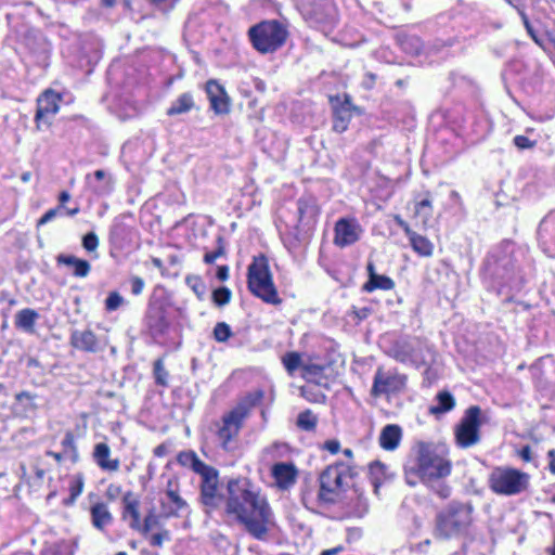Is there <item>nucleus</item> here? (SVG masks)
<instances>
[{"label": "nucleus", "instance_id": "f8f14e48", "mask_svg": "<svg viewBox=\"0 0 555 555\" xmlns=\"http://www.w3.org/2000/svg\"><path fill=\"white\" fill-rule=\"evenodd\" d=\"M61 95L55 91L46 90L37 100V111L35 115V122L38 130L41 125L49 127L52 124V117L55 116L60 109Z\"/></svg>", "mask_w": 555, "mask_h": 555}, {"label": "nucleus", "instance_id": "e2e57ef3", "mask_svg": "<svg viewBox=\"0 0 555 555\" xmlns=\"http://www.w3.org/2000/svg\"><path fill=\"white\" fill-rule=\"evenodd\" d=\"M340 443L337 440H328L325 442V449L335 454L339 451Z\"/></svg>", "mask_w": 555, "mask_h": 555}, {"label": "nucleus", "instance_id": "a878e982", "mask_svg": "<svg viewBox=\"0 0 555 555\" xmlns=\"http://www.w3.org/2000/svg\"><path fill=\"white\" fill-rule=\"evenodd\" d=\"M39 314L36 310L25 308L20 310L15 315V326L26 333L33 334L35 332V324Z\"/></svg>", "mask_w": 555, "mask_h": 555}, {"label": "nucleus", "instance_id": "f3484780", "mask_svg": "<svg viewBox=\"0 0 555 555\" xmlns=\"http://www.w3.org/2000/svg\"><path fill=\"white\" fill-rule=\"evenodd\" d=\"M206 92L210 107L216 114H227L229 112V98L221 85L215 80H209L206 83Z\"/></svg>", "mask_w": 555, "mask_h": 555}, {"label": "nucleus", "instance_id": "bb28decb", "mask_svg": "<svg viewBox=\"0 0 555 555\" xmlns=\"http://www.w3.org/2000/svg\"><path fill=\"white\" fill-rule=\"evenodd\" d=\"M57 262L74 269L73 274L77 278H86L90 272V263L87 260L79 259L70 255H60Z\"/></svg>", "mask_w": 555, "mask_h": 555}, {"label": "nucleus", "instance_id": "2eb2a0df", "mask_svg": "<svg viewBox=\"0 0 555 555\" xmlns=\"http://www.w3.org/2000/svg\"><path fill=\"white\" fill-rule=\"evenodd\" d=\"M245 417L237 411L232 409L229 413L222 417V425L218 429V438L221 442V447L224 450L230 449V443L235 439L243 426Z\"/></svg>", "mask_w": 555, "mask_h": 555}, {"label": "nucleus", "instance_id": "8fccbe9b", "mask_svg": "<svg viewBox=\"0 0 555 555\" xmlns=\"http://www.w3.org/2000/svg\"><path fill=\"white\" fill-rule=\"evenodd\" d=\"M169 539V531L167 529H162L159 532H156L150 537V543L154 547H162L164 541H168Z\"/></svg>", "mask_w": 555, "mask_h": 555}, {"label": "nucleus", "instance_id": "49530a36", "mask_svg": "<svg viewBox=\"0 0 555 555\" xmlns=\"http://www.w3.org/2000/svg\"><path fill=\"white\" fill-rule=\"evenodd\" d=\"M212 300L219 307L229 304L231 300V291L228 287H219L215 289L212 293Z\"/></svg>", "mask_w": 555, "mask_h": 555}, {"label": "nucleus", "instance_id": "69168bd1", "mask_svg": "<svg viewBox=\"0 0 555 555\" xmlns=\"http://www.w3.org/2000/svg\"><path fill=\"white\" fill-rule=\"evenodd\" d=\"M46 454L48 456L53 457L57 463H61L65 457H67L64 452H53V451H47Z\"/></svg>", "mask_w": 555, "mask_h": 555}, {"label": "nucleus", "instance_id": "4468645a", "mask_svg": "<svg viewBox=\"0 0 555 555\" xmlns=\"http://www.w3.org/2000/svg\"><path fill=\"white\" fill-rule=\"evenodd\" d=\"M334 243L338 247H347L358 242L363 229L356 219L341 218L335 223Z\"/></svg>", "mask_w": 555, "mask_h": 555}, {"label": "nucleus", "instance_id": "6e6552de", "mask_svg": "<svg viewBox=\"0 0 555 555\" xmlns=\"http://www.w3.org/2000/svg\"><path fill=\"white\" fill-rule=\"evenodd\" d=\"M480 416L481 409L478 405H472L465 411L464 416L455 428V441L460 448L467 449L479 442Z\"/></svg>", "mask_w": 555, "mask_h": 555}, {"label": "nucleus", "instance_id": "5fc2aeb1", "mask_svg": "<svg viewBox=\"0 0 555 555\" xmlns=\"http://www.w3.org/2000/svg\"><path fill=\"white\" fill-rule=\"evenodd\" d=\"M405 51L417 54L422 48L421 41L417 38H409L402 42Z\"/></svg>", "mask_w": 555, "mask_h": 555}, {"label": "nucleus", "instance_id": "7c9ffc66", "mask_svg": "<svg viewBox=\"0 0 555 555\" xmlns=\"http://www.w3.org/2000/svg\"><path fill=\"white\" fill-rule=\"evenodd\" d=\"M413 250L422 257H430L434 253V244L425 236L414 232L409 236Z\"/></svg>", "mask_w": 555, "mask_h": 555}, {"label": "nucleus", "instance_id": "6ab92c4d", "mask_svg": "<svg viewBox=\"0 0 555 555\" xmlns=\"http://www.w3.org/2000/svg\"><path fill=\"white\" fill-rule=\"evenodd\" d=\"M70 344L74 348L87 352H96L100 350L98 338L90 330L74 331L70 336Z\"/></svg>", "mask_w": 555, "mask_h": 555}, {"label": "nucleus", "instance_id": "b1692460", "mask_svg": "<svg viewBox=\"0 0 555 555\" xmlns=\"http://www.w3.org/2000/svg\"><path fill=\"white\" fill-rule=\"evenodd\" d=\"M90 513L92 525L99 530H103L113 521V516L105 503L99 502L93 504Z\"/></svg>", "mask_w": 555, "mask_h": 555}, {"label": "nucleus", "instance_id": "37998d69", "mask_svg": "<svg viewBox=\"0 0 555 555\" xmlns=\"http://www.w3.org/2000/svg\"><path fill=\"white\" fill-rule=\"evenodd\" d=\"M443 478H437L436 480L423 481L441 499H447L451 495V488L442 481Z\"/></svg>", "mask_w": 555, "mask_h": 555}, {"label": "nucleus", "instance_id": "338daca9", "mask_svg": "<svg viewBox=\"0 0 555 555\" xmlns=\"http://www.w3.org/2000/svg\"><path fill=\"white\" fill-rule=\"evenodd\" d=\"M370 313H371L370 308H361L359 310H354V314L357 315V318L359 320H363V319L367 318Z\"/></svg>", "mask_w": 555, "mask_h": 555}, {"label": "nucleus", "instance_id": "864d4df0", "mask_svg": "<svg viewBox=\"0 0 555 555\" xmlns=\"http://www.w3.org/2000/svg\"><path fill=\"white\" fill-rule=\"evenodd\" d=\"M82 489H83V480L82 478H77L75 481L72 482L70 485V498H69V502H75L76 499L81 494L82 492Z\"/></svg>", "mask_w": 555, "mask_h": 555}, {"label": "nucleus", "instance_id": "39448f33", "mask_svg": "<svg viewBox=\"0 0 555 555\" xmlns=\"http://www.w3.org/2000/svg\"><path fill=\"white\" fill-rule=\"evenodd\" d=\"M248 289L267 304L281 302L270 272L268 259L264 256L255 257L248 266Z\"/></svg>", "mask_w": 555, "mask_h": 555}, {"label": "nucleus", "instance_id": "72a5a7b5", "mask_svg": "<svg viewBox=\"0 0 555 555\" xmlns=\"http://www.w3.org/2000/svg\"><path fill=\"white\" fill-rule=\"evenodd\" d=\"M351 119V112L347 107H338L334 111L333 130L341 133L348 128Z\"/></svg>", "mask_w": 555, "mask_h": 555}, {"label": "nucleus", "instance_id": "c9c22d12", "mask_svg": "<svg viewBox=\"0 0 555 555\" xmlns=\"http://www.w3.org/2000/svg\"><path fill=\"white\" fill-rule=\"evenodd\" d=\"M162 514L157 515L155 509L152 508L147 512L143 522L140 521V527L135 528L141 534L146 535L152 529L160 527Z\"/></svg>", "mask_w": 555, "mask_h": 555}, {"label": "nucleus", "instance_id": "f03ea898", "mask_svg": "<svg viewBox=\"0 0 555 555\" xmlns=\"http://www.w3.org/2000/svg\"><path fill=\"white\" fill-rule=\"evenodd\" d=\"M473 511L470 504L451 502L436 514L434 538L448 541L465 534L473 522Z\"/></svg>", "mask_w": 555, "mask_h": 555}, {"label": "nucleus", "instance_id": "f704fd0d", "mask_svg": "<svg viewBox=\"0 0 555 555\" xmlns=\"http://www.w3.org/2000/svg\"><path fill=\"white\" fill-rule=\"evenodd\" d=\"M415 216L421 218L422 223L426 225L433 216V206L430 195L427 192L426 197L415 204Z\"/></svg>", "mask_w": 555, "mask_h": 555}, {"label": "nucleus", "instance_id": "a211bd4d", "mask_svg": "<svg viewBox=\"0 0 555 555\" xmlns=\"http://www.w3.org/2000/svg\"><path fill=\"white\" fill-rule=\"evenodd\" d=\"M272 476L281 489H288L297 479V468L293 463H276L272 467Z\"/></svg>", "mask_w": 555, "mask_h": 555}, {"label": "nucleus", "instance_id": "393cba45", "mask_svg": "<svg viewBox=\"0 0 555 555\" xmlns=\"http://www.w3.org/2000/svg\"><path fill=\"white\" fill-rule=\"evenodd\" d=\"M178 462L183 466H189L197 475H203L212 466L204 463L194 451L180 452L178 455Z\"/></svg>", "mask_w": 555, "mask_h": 555}, {"label": "nucleus", "instance_id": "de8ad7c7", "mask_svg": "<svg viewBox=\"0 0 555 555\" xmlns=\"http://www.w3.org/2000/svg\"><path fill=\"white\" fill-rule=\"evenodd\" d=\"M154 376L155 380L158 385L166 386L167 385V376L168 373L165 370L163 360L158 359L154 363Z\"/></svg>", "mask_w": 555, "mask_h": 555}, {"label": "nucleus", "instance_id": "aec40b11", "mask_svg": "<svg viewBox=\"0 0 555 555\" xmlns=\"http://www.w3.org/2000/svg\"><path fill=\"white\" fill-rule=\"evenodd\" d=\"M111 449L104 442L96 443L93 450V460L96 465L106 472H117L120 466L118 459H109Z\"/></svg>", "mask_w": 555, "mask_h": 555}, {"label": "nucleus", "instance_id": "f257e3e1", "mask_svg": "<svg viewBox=\"0 0 555 555\" xmlns=\"http://www.w3.org/2000/svg\"><path fill=\"white\" fill-rule=\"evenodd\" d=\"M224 513L256 540H266L274 526V515L267 498L247 478L228 481Z\"/></svg>", "mask_w": 555, "mask_h": 555}, {"label": "nucleus", "instance_id": "2f4dec72", "mask_svg": "<svg viewBox=\"0 0 555 555\" xmlns=\"http://www.w3.org/2000/svg\"><path fill=\"white\" fill-rule=\"evenodd\" d=\"M194 106L193 96L191 93L185 92L177 98L176 101L172 102L171 106L168 108L167 114L180 115L190 112Z\"/></svg>", "mask_w": 555, "mask_h": 555}, {"label": "nucleus", "instance_id": "dca6fc26", "mask_svg": "<svg viewBox=\"0 0 555 555\" xmlns=\"http://www.w3.org/2000/svg\"><path fill=\"white\" fill-rule=\"evenodd\" d=\"M124 219V216L116 217L108 233L111 245L118 250L129 247L132 242V229L125 223Z\"/></svg>", "mask_w": 555, "mask_h": 555}, {"label": "nucleus", "instance_id": "6e6d98bb", "mask_svg": "<svg viewBox=\"0 0 555 555\" xmlns=\"http://www.w3.org/2000/svg\"><path fill=\"white\" fill-rule=\"evenodd\" d=\"M130 284H131V293L135 296L140 295L143 292L144 285H145L143 279H141L139 276L131 278Z\"/></svg>", "mask_w": 555, "mask_h": 555}, {"label": "nucleus", "instance_id": "c03bdc74", "mask_svg": "<svg viewBox=\"0 0 555 555\" xmlns=\"http://www.w3.org/2000/svg\"><path fill=\"white\" fill-rule=\"evenodd\" d=\"M225 254V245L224 240L221 235L217 237V248L214 251L206 253L204 255V261L207 264H211L218 259L219 257L223 256Z\"/></svg>", "mask_w": 555, "mask_h": 555}, {"label": "nucleus", "instance_id": "774afa93", "mask_svg": "<svg viewBox=\"0 0 555 555\" xmlns=\"http://www.w3.org/2000/svg\"><path fill=\"white\" fill-rule=\"evenodd\" d=\"M547 456L551 459L550 461V472L555 475V450L552 449L547 452Z\"/></svg>", "mask_w": 555, "mask_h": 555}, {"label": "nucleus", "instance_id": "423d86ee", "mask_svg": "<svg viewBox=\"0 0 555 555\" xmlns=\"http://www.w3.org/2000/svg\"><path fill=\"white\" fill-rule=\"evenodd\" d=\"M352 475V468L344 463L327 466L319 477V500L325 503L335 502V496L343 489L345 479L351 478Z\"/></svg>", "mask_w": 555, "mask_h": 555}, {"label": "nucleus", "instance_id": "9d476101", "mask_svg": "<svg viewBox=\"0 0 555 555\" xmlns=\"http://www.w3.org/2000/svg\"><path fill=\"white\" fill-rule=\"evenodd\" d=\"M406 376L396 370L385 371L378 367L374 375L371 393L374 397L389 396L403 390Z\"/></svg>", "mask_w": 555, "mask_h": 555}, {"label": "nucleus", "instance_id": "473e14b6", "mask_svg": "<svg viewBox=\"0 0 555 555\" xmlns=\"http://www.w3.org/2000/svg\"><path fill=\"white\" fill-rule=\"evenodd\" d=\"M393 287L395 282L389 276L373 274V278L363 285V291L372 293L375 289L390 291Z\"/></svg>", "mask_w": 555, "mask_h": 555}, {"label": "nucleus", "instance_id": "0e129e2a", "mask_svg": "<svg viewBox=\"0 0 555 555\" xmlns=\"http://www.w3.org/2000/svg\"><path fill=\"white\" fill-rule=\"evenodd\" d=\"M217 278L220 281H225L229 278V267L228 266H219L217 269Z\"/></svg>", "mask_w": 555, "mask_h": 555}, {"label": "nucleus", "instance_id": "1a4fd4ad", "mask_svg": "<svg viewBox=\"0 0 555 555\" xmlns=\"http://www.w3.org/2000/svg\"><path fill=\"white\" fill-rule=\"evenodd\" d=\"M199 502L206 514L218 509L225 502L219 490V473L215 467L201 475Z\"/></svg>", "mask_w": 555, "mask_h": 555}, {"label": "nucleus", "instance_id": "a19ab883", "mask_svg": "<svg viewBox=\"0 0 555 555\" xmlns=\"http://www.w3.org/2000/svg\"><path fill=\"white\" fill-rule=\"evenodd\" d=\"M63 447V452L74 463L78 461V450L75 443V437L72 431H67L61 442Z\"/></svg>", "mask_w": 555, "mask_h": 555}, {"label": "nucleus", "instance_id": "79ce46f5", "mask_svg": "<svg viewBox=\"0 0 555 555\" xmlns=\"http://www.w3.org/2000/svg\"><path fill=\"white\" fill-rule=\"evenodd\" d=\"M94 178L99 181L104 180L103 183L93 186V192L96 193L98 195L108 194L113 190V183H112L111 179L105 180L106 172L104 170L99 169V170L94 171Z\"/></svg>", "mask_w": 555, "mask_h": 555}, {"label": "nucleus", "instance_id": "0eeeda50", "mask_svg": "<svg viewBox=\"0 0 555 555\" xmlns=\"http://www.w3.org/2000/svg\"><path fill=\"white\" fill-rule=\"evenodd\" d=\"M528 480L527 474L513 468H495L489 477L491 490L504 495L520 493L527 488Z\"/></svg>", "mask_w": 555, "mask_h": 555}, {"label": "nucleus", "instance_id": "4c0bfd02", "mask_svg": "<svg viewBox=\"0 0 555 555\" xmlns=\"http://www.w3.org/2000/svg\"><path fill=\"white\" fill-rule=\"evenodd\" d=\"M318 424V417L311 410H305L297 417V426L306 431H312Z\"/></svg>", "mask_w": 555, "mask_h": 555}, {"label": "nucleus", "instance_id": "412c9836", "mask_svg": "<svg viewBox=\"0 0 555 555\" xmlns=\"http://www.w3.org/2000/svg\"><path fill=\"white\" fill-rule=\"evenodd\" d=\"M122 504H124V509H122V518L124 519H128L130 518V521H129V527L133 530H135V528H139L140 527V501L137 499V496L134 495L133 492L131 491H128L124 494L122 496Z\"/></svg>", "mask_w": 555, "mask_h": 555}, {"label": "nucleus", "instance_id": "4d7b16f0", "mask_svg": "<svg viewBox=\"0 0 555 555\" xmlns=\"http://www.w3.org/2000/svg\"><path fill=\"white\" fill-rule=\"evenodd\" d=\"M417 479H420V475L417 474V465L415 467H406L405 480L408 485L415 486L417 483Z\"/></svg>", "mask_w": 555, "mask_h": 555}, {"label": "nucleus", "instance_id": "603ef678", "mask_svg": "<svg viewBox=\"0 0 555 555\" xmlns=\"http://www.w3.org/2000/svg\"><path fill=\"white\" fill-rule=\"evenodd\" d=\"M65 210V207L60 205L55 208L49 209L37 222V225H43L50 221H52L59 214Z\"/></svg>", "mask_w": 555, "mask_h": 555}, {"label": "nucleus", "instance_id": "e433bc0d", "mask_svg": "<svg viewBox=\"0 0 555 555\" xmlns=\"http://www.w3.org/2000/svg\"><path fill=\"white\" fill-rule=\"evenodd\" d=\"M282 363L289 375H293L298 369L302 370V365H305L301 356L295 351L285 353L282 358Z\"/></svg>", "mask_w": 555, "mask_h": 555}, {"label": "nucleus", "instance_id": "cd10ccee", "mask_svg": "<svg viewBox=\"0 0 555 555\" xmlns=\"http://www.w3.org/2000/svg\"><path fill=\"white\" fill-rule=\"evenodd\" d=\"M263 396L264 392L261 389L250 391L233 409L246 418L251 409L262 401Z\"/></svg>", "mask_w": 555, "mask_h": 555}, {"label": "nucleus", "instance_id": "09e8293b", "mask_svg": "<svg viewBox=\"0 0 555 555\" xmlns=\"http://www.w3.org/2000/svg\"><path fill=\"white\" fill-rule=\"evenodd\" d=\"M122 304V296L117 292H112L105 300V308L108 311H114L117 310Z\"/></svg>", "mask_w": 555, "mask_h": 555}, {"label": "nucleus", "instance_id": "58836bf2", "mask_svg": "<svg viewBox=\"0 0 555 555\" xmlns=\"http://www.w3.org/2000/svg\"><path fill=\"white\" fill-rule=\"evenodd\" d=\"M369 475L375 491L379 488L386 475V466L380 462H373L369 467Z\"/></svg>", "mask_w": 555, "mask_h": 555}, {"label": "nucleus", "instance_id": "ea45409f", "mask_svg": "<svg viewBox=\"0 0 555 555\" xmlns=\"http://www.w3.org/2000/svg\"><path fill=\"white\" fill-rule=\"evenodd\" d=\"M299 220L313 219L318 212L314 203L308 198H299L297 202Z\"/></svg>", "mask_w": 555, "mask_h": 555}, {"label": "nucleus", "instance_id": "bf43d9fd", "mask_svg": "<svg viewBox=\"0 0 555 555\" xmlns=\"http://www.w3.org/2000/svg\"><path fill=\"white\" fill-rule=\"evenodd\" d=\"M519 12V15L521 17V21L524 23V26L526 28V30L528 31V34L535 40V36L533 34V28L529 22V18L527 16V14L522 11V10H518Z\"/></svg>", "mask_w": 555, "mask_h": 555}, {"label": "nucleus", "instance_id": "c85d7f7f", "mask_svg": "<svg viewBox=\"0 0 555 555\" xmlns=\"http://www.w3.org/2000/svg\"><path fill=\"white\" fill-rule=\"evenodd\" d=\"M325 366L320 364H305L302 365V378L308 383H314L319 386H326V378L324 375Z\"/></svg>", "mask_w": 555, "mask_h": 555}, {"label": "nucleus", "instance_id": "ddd939ff", "mask_svg": "<svg viewBox=\"0 0 555 555\" xmlns=\"http://www.w3.org/2000/svg\"><path fill=\"white\" fill-rule=\"evenodd\" d=\"M160 509L164 518L181 517L190 512L188 502L178 492L177 482L168 481L165 496L160 499Z\"/></svg>", "mask_w": 555, "mask_h": 555}, {"label": "nucleus", "instance_id": "3c124183", "mask_svg": "<svg viewBox=\"0 0 555 555\" xmlns=\"http://www.w3.org/2000/svg\"><path fill=\"white\" fill-rule=\"evenodd\" d=\"M82 246L88 251H94L99 246V238L95 233H87L82 238Z\"/></svg>", "mask_w": 555, "mask_h": 555}, {"label": "nucleus", "instance_id": "5701e85b", "mask_svg": "<svg viewBox=\"0 0 555 555\" xmlns=\"http://www.w3.org/2000/svg\"><path fill=\"white\" fill-rule=\"evenodd\" d=\"M402 438V429L399 425H386L379 435V446L386 451H393L398 448Z\"/></svg>", "mask_w": 555, "mask_h": 555}, {"label": "nucleus", "instance_id": "4be33fe9", "mask_svg": "<svg viewBox=\"0 0 555 555\" xmlns=\"http://www.w3.org/2000/svg\"><path fill=\"white\" fill-rule=\"evenodd\" d=\"M146 324L153 335L164 334L169 326L164 309L151 306L146 314Z\"/></svg>", "mask_w": 555, "mask_h": 555}, {"label": "nucleus", "instance_id": "20e7f679", "mask_svg": "<svg viewBox=\"0 0 555 555\" xmlns=\"http://www.w3.org/2000/svg\"><path fill=\"white\" fill-rule=\"evenodd\" d=\"M417 474L422 481L446 478L451 474V462L444 448L421 443L417 454Z\"/></svg>", "mask_w": 555, "mask_h": 555}, {"label": "nucleus", "instance_id": "c756f323", "mask_svg": "<svg viewBox=\"0 0 555 555\" xmlns=\"http://www.w3.org/2000/svg\"><path fill=\"white\" fill-rule=\"evenodd\" d=\"M437 404L429 408V412L433 415H439L450 412L455 406L454 397L447 390L438 392Z\"/></svg>", "mask_w": 555, "mask_h": 555}, {"label": "nucleus", "instance_id": "13d9d810", "mask_svg": "<svg viewBox=\"0 0 555 555\" xmlns=\"http://www.w3.org/2000/svg\"><path fill=\"white\" fill-rule=\"evenodd\" d=\"M514 143L515 145L518 147V149H530L533 146V142L530 141L529 138L525 137V135H516L514 138Z\"/></svg>", "mask_w": 555, "mask_h": 555}, {"label": "nucleus", "instance_id": "a18cd8bd", "mask_svg": "<svg viewBox=\"0 0 555 555\" xmlns=\"http://www.w3.org/2000/svg\"><path fill=\"white\" fill-rule=\"evenodd\" d=\"M232 330L225 322H219L214 328V338L219 343L227 341L232 336Z\"/></svg>", "mask_w": 555, "mask_h": 555}, {"label": "nucleus", "instance_id": "680f3d73", "mask_svg": "<svg viewBox=\"0 0 555 555\" xmlns=\"http://www.w3.org/2000/svg\"><path fill=\"white\" fill-rule=\"evenodd\" d=\"M519 456L525 461V462H531L532 461V452H531V448L529 446H525L520 451H519Z\"/></svg>", "mask_w": 555, "mask_h": 555}, {"label": "nucleus", "instance_id": "052dcab7", "mask_svg": "<svg viewBox=\"0 0 555 555\" xmlns=\"http://www.w3.org/2000/svg\"><path fill=\"white\" fill-rule=\"evenodd\" d=\"M395 219H396L397 224L404 231V233L406 234L408 237L414 233V231L411 230L409 224L403 219H401L399 216H397Z\"/></svg>", "mask_w": 555, "mask_h": 555}, {"label": "nucleus", "instance_id": "9b49d317", "mask_svg": "<svg viewBox=\"0 0 555 555\" xmlns=\"http://www.w3.org/2000/svg\"><path fill=\"white\" fill-rule=\"evenodd\" d=\"M429 349L418 340L397 343L392 350L391 356L399 362L411 363L417 367L425 365L427 360L424 351Z\"/></svg>", "mask_w": 555, "mask_h": 555}, {"label": "nucleus", "instance_id": "7ed1b4c3", "mask_svg": "<svg viewBox=\"0 0 555 555\" xmlns=\"http://www.w3.org/2000/svg\"><path fill=\"white\" fill-rule=\"evenodd\" d=\"M249 40L261 54L273 53L283 47L288 37L287 26L276 20L262 21L248 29Z\"/></svg>", "mask_w": 555, "mask_h": 555}]
</instances>
